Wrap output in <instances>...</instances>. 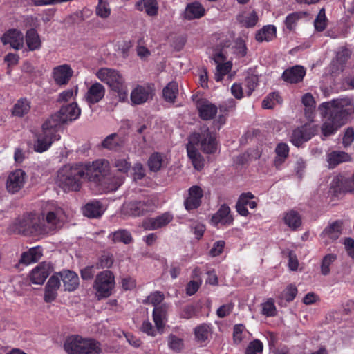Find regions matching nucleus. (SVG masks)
I'll list each match as a JSON object with an SVG mask.
<instances>
[{
    "label": "nucleus",
    "instance_id": "nucleus-62",
    "mask_svg": "<svg viewBox=\"0 0 354 354\" xmlns=\"http://www.w3.org/2000/svg\"><path fill=\"white\" fill-rule=\"evenodd\" d=\"M245 326L243 324H236L233 328V341L235 344H239L243 339Z\"/></svg>",
    "mask_w": 354,
    "mask_h": 354
},
{
    "label": "nucleus",
    "instance_id": "nucleus-59",
    "mask_svg": "<svg viewBox=\"0 0 354 354\" xmlns=\"http://www.w3.org/2000/svg\"><path fill=\"white\" fill-rule=\"evenodd\" d=\"M164 299V295L160 292H155L149 295L145 300L146 304H150L156 307H159Z\"/></svg>",
    "mask_w": 354,
    "mask_h": 354
},
{
    "label": "nucleus",
    "instance_id": "nucleus-7",
    "mask_svg": "<svg viewBox=\"0 0 354 354\" xmlns=\"http://www.w3.org/2000/svg\"><path fill=\"white\" fill-rule=\"evenodd\" d=\"M41 216L46 221V223L44 225L48 229V233L60 227L66 220V214L62 208L53 202H48L45 205Z\"/></svg>",
    "mask_w": 354,
    "mask_h": 354
},
{
    "label": "nucleus",
    "instance_id": "nucleus-51",
    "mask_svg": "<svg viewBox=\"0 0 354 354\" xmlns=\"http://www.w3.org/2000/svg\"><path fill=\"white\" fill-rule=\"evenodd\" d=\"M96 15L101 18H107L111 15V8L107 0L98 1Z\"/></svg>",
    "mask_w": 354,
    "mask_h": 354
},
{
    "label": "nucleus",
    "instance_id": "nucleus-11",
    "mask_svg": "<svg viewBox=\"0 0 354 354\" xmlns=\"http://www.w3.org/2000/svg\"><path fill=\"white\" fill-rule=\"evenodd\" d=\"M81 114V109L79 108L76 102H72L69 104L62 106L59 111L53 115L48 120L51 122L53 126L57 128L61 124L75 120Z\"/></svg>",
    "mask_w": 354,
    "mask_h": 354
},
{
    "label": "nucleus",
    "instance_id": "nucleus-3",
    "mask_svg": "<svg viewBox=\"0 0 354 354\" xmlns=\"http://www.w3.org/2000/svg\"><path fill=\"white\" fill-rule=\"evenodd\" d=\"M10 230L26 235H43L48 233V229L39 218L31 214H24L15 218L10 226Z\"/></svg>",
    "mask_w": 354,
    "mask_h": 354
},
{
    "label": "nucleus",
    "instance_id": "nucleus-6",
    "mask_svg": "<svg viewBox=\"0 0 354 354\" xmlns=\"http://www.w3.org/2000/svg\"><path fill=\"white\" fill-rule=\"evenodd\" d=\"M64 349L68 354H99L101 352L98 342L80 335L68 337L64 341Z\"/></svg>",
    "mask_w": 354,
    "mask_h": 354
},
{
    "label": "nucleus",
    "instance_id": "nucleus-18",
    "mask_svg": "<svg viewBox=\"0 0 354 354\" xmlns=\"http://www.w3.org/2000/svg\"><path fill=\"white\" fill-rule=\"evenodd\" d=\"M203 196V191L198 185L192 186L188 189V195L186 197L184 205L187 210L190 211L197 209L201 204Z\"/></svg>",
    "mask_w": 354,
    "mask_h": 354
},
{
    "label": "nucleus",
    "instance_id": "nucleus-38",
    "mask_svg": "<svg viewBox=\"0 0 354 354\" xmlns=\"http://www.w3.org/2000/svg\"><path fill=\"white\" fill-rule=\"evenodd\" d=\"M30 109V102L26 98L18 100L14 104L12 113L16 117H23L26 115Z\"/></svg>",
    "mask_w": 354,
    "mask_h": 354
},
{
    "label": "nucleus",
    "instance_id": "nucleus-16",
    "mask_svg": "<svg viewBox=\"0 0 354 354\" xmlns=\"http://www.w3.org/2000/svg\"><path fill=\"white\" fill-rule=\"evenodd\" d=\"M73 75V71L68 64H62L53 69L52 77L55 84L65 86L68 84Z\"/></svg>",
    "mask_w": 354,
    "mask_h": 354
},
{
    "label": "nucleus",
    "instance_id": "nucleus-37",
    "mask_svg": "<svg viewBox=\"0 0 354 354\" xmlns=\"http://www.w3.org/2000/svg\"><path fill=\"white\" fill-rule=\"evenodd\" d=\"M136 6L138 10L145 11L149 16H155L158 13L156 0H140Z\"/></svg>",
    "mask_w": 354,
    "mask_h": 354
},
{
    "label": "nucleus",
    "instance_id": "nucleus-43",
    "mask_svg": "<svg viewBox=\"0 0 354 354\" xmlns=\"http://www.w3.org/2000/svg\"><path fill=\"white\" fill-rule=\"evenodd\" d=\"M342 126H338L333 115L329 113V117L325 120L322 127V135L325 137L334 134Z\"/></svg>",
    "mask_w": 354,
    "mask_h": 354
},
{
    "label": "nucleus",
    "instance_id": "nucleus-17",
    "mask_svg": "<svg viewBox=\"0 0 354 354\" xmlns=\"http://www.w3.org/2000/svg\"><path fill=\"white\" fill-rule=\"evenodd\" d=\"M53 268L48 263H41L37 266L29 274V279L34 284L41 285L50 275Z\"/></svg>",
    "mask_w": 354,
    "mask_h": 354
},
{
    "label": "nucleus",
    "instance_id": "nucleus-10",
    "mask_svg": "<svg viewBox=\"0 0 354 354\" xmlns=\"http://www.w3.org/2000/svg\"><path fill=\"white\" fill-rule=\"evenodd\" d=\"M112 168L117 175L113 176L108 189L109 191H115L124 183L131 168V163L128 157H118L113 160Z\"/></svg>",
    "mask_w": 354,
    "mask_h": 354
},
{
    "label": "nucleus",
    "instance_id": "nucleus-47",
    "mask_svg": "<svg viewBox=\"0 0 354 354\" xmlns=\"http://www.w3.org/2000/svg\"><path fill=\"white\" fill-rule=\"evenodd\" d=\"M122 144V140L117 133L108 136L102 142L103 147L111 150L118 149Z\"/></svg>",
    "mask_w": 354,
    "mask_h": 354
},
{
    "label": "nucleus",
    "instance_id": "nucleus-24",
    "mask_svg": "<svg viewBox=\"0 0 354 354\" xmlns=\"http://www.w3.org/2000/svg\"><path fill=\"white\" fill-rule=\"evenodd\" d=\"M56 274L62 281L65 290L72 292L79 286V277L75 272L65 270Z\"/></svg>",
    "mask_w": 354,
    "mask_h": 354
},
{
    "label": "nucleus",
    "instance_id": "nucleus-40",
    "mask_svg": "<svg viewBox=\"0 0 354 354\" xmlns=\"http://www.w3.org/2000/svg\"><path fill=\"white\" fill-rule=\"evenodd\" d=\"M258 19V16L254 11L243 12L237 16L238 21L246 28L254 27Z\"/></svg>",
    "mask_w": 354,
    "mask_h": 354
},
{
    "label": "nucleus",
    "instance_id": "nucleus-61",
    "mask_svg": "<svg viewBox=\"0 0 354 354\" xmlns=\"http://www.w3.org/2000/svg\"><path fill=\"white\" fill-rule=\"evenodd\" d=\"M276 307L273 299H269L267 301L262 304V314L268 317H272L275 315Z\"/></svg>",
    "mask_w": 354,
    "mask_h": 354
},
{
    "label": "nucleus",
    "instance_id": "nucleus-21",
    "mask_svg": "<svg viewBox=\"0 0 354 354\" xmlns=\"http://www.w3.org/2000/svg\"><path fill=\"white\" fill-rule=\"evenodd\" d=\"M153 89L149 86H137L133 88L130 95V99L133 104H141L152 98Z\"/></svg>",
    "mask_w": 354,
    "mask_h": 354
},
{
    "label": "nucleus",
    "instance_id": "nucleus-35",
    "mask_svg": "<svg viewBox=\"0 0 354 354\" xmlns=\"http://www.w3.org/2000/svg\"><path fill=\"white\" fill-rule=\"evenodd\" d=\"M343 223L341 221H336L324 229L322 236L332 241L337 239L342 234Z\"/></svg>",
    "mask_w": 354,
    "mask_h": 354
},
{
    "label": "nucleus",
    "instance_id": "nucleus-54",
    "mask_svg": "<svg viewBox=\"0 0 354 354\" xmlns=\"http://www.w3.org/2000/svg\"><path fill=\"white\" fill-rule=\"evenodd\" d=\"M94 167L97 174L98 178L101 176H105L109 169V162L105 159H100L93 161Z\"/></svg>",
    "mask_w": 354,
    "mask_h": 354
},
{
    "label": "nucleus",
    "instance_id": "nucleus-12",
    "mask_svg": "<svg viewBox=\"0 0 354 354\" xmlns=\"http://www.w3.org/2000/svg\"><path fill=\"white\" fill-rule=\"evenodd\" d=\"M330 192L335 196L346 193L354 194V174L350 177L335 176L330 183Z\"/></svg>",
    "mask_w": 354,
    "mask_h": 354
},
{
    "label": "nucleus",
    "instance_id": "nucleus-8",
    "mask_svg": "<svg viewBox=\"0 0 354 354\" xmlns=\"http://www.w3.org/2000/svg\"><path fill=\"white\" fill-rule=\"evenodd\" d=\"M115 284V277L112 272L104 270L99 272L93 285L97 299L100 300L111 295Z\"/></svg>",
    "mask_w": 354,
    "mask_h": 354
},
{
    "label": "nucleus",
    "instance_id": "nucleus-33",
    "mask_svg": "<svg viewBox=\"0 0 354 354\" xmlns=\"http://www.w3.org/2000/svg\"><path fill=\"white\" fill-rule=\"evenodd\" d=\"M187 151L189 158L192 160L193 166L197 170L201 169L204 166V159L195 148L194 144L189 140L187 145Z\"/></svg>",
    "mask_w": 354,
    "mask_h": 354
},
{
    "label": "nucleus",
    "instance_id": "nucleus-1",
    "mask_svg": "<svg viewBox=\"0 0 354 354\" xmlns=\"http://www.w3.org/2000/svg\"><path fill=\"white\" fill-rule=\"evenodd\" d=\"M97 79L106 84L111 91L116 93L120 102H126L128 99V86L123 75L118 70L103 67L95 72Z\"/></svg>",
    "mask_w": 354,
    "mask_h": 354
},
{
    "label": "nucleus",
    "instance_id": "nucleus-13",
    "mask_svg": "<svg viewBox=\"0 0 354 354\" xmlns=\"http://www.w3.org/2000/svg\"><path fill=\"white\" fill-rule=\"evenodd\" d=\"M190 140L193 143L200 142L202 150L206 153H214L216 151L215 135L208 129L203 130L201 134L194 133L190 137Z\"/></svg>",
    "mask_w": 354,
    "mask_h": 354
},
{
    "label": "nucleus",
    "instance_id": "nucleus-15",
    "mask_svg": "<svg viewBox=\"0 0 354 354\" xmlns=\"http://www.w3.org/2000/svg\"><path fill=\"white\" fill-rule=\"evenodd\" d=\"M318 131L317 125L304 126L295 129L290 137L292 143L299 147L302 143L309 140Z\"/></svg>",
    "mask_w": 354,
    "mask_h": 354
},
{
    "label": "nucleus",
    "instance_id": "nucleus-41",
    "mask_svg": "<svg viewBox=\"0 0 354 354\" xmlns=\"http://www.w3.org/2000/svg\"><path fill=\"white\" fill-rule=\"evenodd\" d=\"M163 97L165 101L168 102H174L176 97L178 95V86L177 82L172 81L162 90Z\"/></svg>",
    "mask_w": 354,
    "mask_h": 354
},
{
    "label": "nucleus",
    "instance_id": "nucleus-53",
    "mask_svg": "<svg viewBox=\"0 0 354 354\" xmlns=\"http://www.w3.org/2000/svg\"><path fill=\"white\" fill-rule=\"evenodd\" d=\"M140 330L142 332L146 333L147 335L155 337L158 334H162L164 330H160L158 329L156 326L154 327L152 324L147 320L144 321L141 327Z\"/></svg>",
    "mask_w": 354,
    "mask_h": 354
},
{
    "label": "nucleus",
    "instance_id": "nucleus-19",
    "mask_svg": "<svg viewBox=\"0 0 354 354\" xmlns=\"http://www.w3.org/2000/svg\"><path fill=\"white\" fill-rule=\"evenodd\" d=\"M1 41L4 45L10 44L16 50L21 49L24 46V35L17 29H10L6 31L1 37Z\"/></svg>",
    "mask_w": 354,
    "mask_h": 354
},
{
    "label": "nucleus",
    "instance_id": "nucleus-5",
    "mask_svg": "<svg viewBox=\"0 0 354 354\" xmlns=\"http://www.w3.org/2000/svg\"><path fill=\"white\" fill-rule=\"evenodd\" d=\"M158 207V201L152 196H145L124 203L121 207V214L124 216H141L153 212Z\"/></svg>",
    "mask_w": 354,
    "mask_h": 354
},
{
    "label": "nucleus",
    "instance_id": "nucleus-25",
    "mask_svg": "<svg viewBox=\"0 0 354 354\" xmlns=\"http://www.w3.org/2000/svg\"><path fill=\"white\" fill-rule=\"evenodd\" d=\"M233 222V217L230 214V209L227 205H222L218 210L212 215L211 223L214 225L221 224L230 225Z\"/></svg>",
    "mask_w": 354,
    "mask_h": 354
},
{
    "label": "nucleus",
    "instance_id": "nucleus-45",
    "mask_svg": "<svg viewBox=\"0 0 354 354\" xmlns=\"http://www.w3.org/2000/svg\"><path fill=\"white\" fill-rule=\"evenodd\" d=\"M195 339L198 342H204L207 340L211 333V328L209 324H202L194 328Z\"/></svg>",
    "mask_w": 354,
    "mask_h": 354
},
{
    "label": "nucleus",
    "instance_id": "nucleus-50",
    "mask_svg": "<svg viewBox=\"0 0 354 354\" xmlns=\"http://www.w3.org/2000/svg\"><path fill=\"white\" fill-rule=\"evenodd\" d=\"M336 259L337 255L335 254H328L324 257L321 264V273L323 275L330 273V266Z\"/></svg>",
    "mask_w": 354,
    "mask_h": 354
},
{
    "label": "nucleus",
    "instance_id": "nucleus-55",
    "mask_svg": "<svg viewBox=\"0 0 354 354\" xmlns=\"http://www.w3.org/2000/svg\"><path fill=\"white\" fill-rule=\"evenodd\" d=\"M162 157L158 153H153L148 160V166L151 171H157L162 166Z\"/></svg>",
    "mask_w": 354,
    "mask_h": 354
},
{
    "label": "nucleus",
    "instance_id": "nucleus-44",
    "mask_svg": "<svg viewBox=\"0 0 354 354\" xmlns=\"http://www.w3.org/2000/svg\"><path fill=\"white\" fill-rule=\"evenodd\" d=\"M285 223L292 230H296L301 224V219L299 214L293 210L288 212L283 218Z\"/></svg>",
    "mask_w": 354,
    "mask_h": 354
},
{
    "label": "nucleus",
    "instance_id": "nucleus-39",
    "mask_svg": "<svg viewBox=\"0 0 354 354\" xmlns=\"http://www.w3.org/2000/svg\"><path fill=\"white\" fill-rule=\"evenodd\" d=\"M350 156L343 151H333L327 156V162L330 168H334L337 165L349 161Z\"/></svg>",
    "mask_w": 354,
    "mask_h": 354
},
{
    "label": "nucleus",
    "instance_id": "nucleus-14",
    "mask_svg": "<svg viewBox=\"0 0 354 354\" xmlns=\"http://www.w3.org/2000/svg\"><path fill=\"white\" fill-rule=\"evenodd\" d=\"M26 174L22 169L12 171L6 180V189L9 193L15 194L21 190L26 180Z\"/></svg>",
    "mask_w": 354,
    "mask_h": 354
},
{
    "label": "nucleus",
    "instance_id": "nucleus-63",
    "mask_svg": "<svg viewBox=\"0 0 354 354\" xmlns=\"http://www.w3.org/2000/svg\"><path fill=\"white\" fill-rule=\"evenodd\" d=\"M246 196H240L236 205V211L240 215L243 216H246L249 214L247 209L248 201H246Z\"/></svg>",
    "mask_w": 354,
    "mask_h": 354
},
{
    "label": "nucleus",
    "instance_id": "nucleus-28",
    "mask_svg": "<svg viewBox=\"0 0 354 354\" xmlns=\"http://www.w3.org/2000/svg\"><path fill=\"white\" fill-rule=\"evenodd\" d=\"M105 209V207L100 201H92L83 207L82 213L88 218H97L104 214Z\"/></svg>",
    "mask_w": 354,
    "mask_h": 354
},
{
    "label": "nucleus",
    "instance_id": "nucleus-27",
    "mask_svg": "<svg viewBox=\"0 0 354 354\" xmlns=\"http://www.w3.org/2000/svg\"><path fill=\"white\" fill-rule=\"evenodd\" d=\"M306 69L301 66H295L284 71L282 79L288 83L295 84L303 80Z\"/></svg>",
    "mask_w": 354,
    "mask_h": 354
},
{
    "label": "nucleus",
    "instance_id": "nucleus-23",
    "mask_svg": "<svg viewBox=\"0 0 354 354\" xmlns=\"http://www.w3.org/2000/svg\"><path fill=\"white\" fill-rule=\"evenodd\" d=\"M200 118L203 120L213 119L218 112V107L207 100H200L196 103Z\"/></svg>",
    "mask_w": 354,
    "mask_h": 354
},
{
    "label": "nucleus",
    "instance_id": "nucleus-52",
    "mask_svg": "<svg viewBox=\"0 0 354 354\" xmlns=\"http://www.w3.org/2000/svg\"><path fill=\"white\" fill-rule=\"evenodd\" d=\"M280 96L277 93L269 94L262 102L264 109H272L277 104L280 103Z\"/></svg>",
    "mask_w": 354,
    "mask_h": 354
},
{
    "label": "nucleus",
    "instance_id": "nucleus-20",
    "mask_svg": "<svg viewBox=\"0 0 354 354\" xmlns=\"http://www.w3.org/2000/svg\"><path fill=\"white\" fill-rule=\"evenodd\" d=\"M105 93V87L101 83L96 82L88 88L87 91L84 94V99L89 105H92L103 99Z\"/></svg>",
    "mask_w": 354,
    "mask_h": 354
},
{
    "label": "nucleus",
    "instance_id": "nucleus-26",
    "mask_svg": "<svg viewBox=\"0 0 354 354\" xmlns=\"http://www.w3.org/2000/svg\"><path fill=\"white\" fill-rule=\"evenodd\" d=\"M213 59L217 64L215 80L216 82H220L223 80V76L230 72L232 64L230 62L223 63L225 60V57L221 52L216 53Z\"/></svg>",
    "mask_w": 354,
    "mask_h": 354
},
{
    "label": "nucleus",
    "instance_id": "nucleus-60",
    "mask_svg": "<svg viewBox=\"0 0 354 354\" xmlns=\"http://www.w3.org/2000/svg\"><path fill=\"white\" fill-rule=\"evenodd\" d=\"M300 19V15L297 12L289 14L285 19V25L288 30L292 31L295 30L297 21Z\"/></svg>",
    "mask_w": 354,
    "mask_h": 354
},
{
    "label": "nucleus",
    "instance_id": "nucleus-48",
    "mask_svg": "<svg viewBox=\"0 0 354 354\" xmlns=\"http://www.w3.org/2000/svg\"><path fill=\"white\" fill-rule=\"evenodd\" d=\"M78 165L83 169L82 178H86L91 181H95L99 178L93 162L86 164L78 163Z\"/></svg>",
    "mask_w": 354,
    "mask_h": 354
},
{
    "label": "nucleus",
    "instance_id": "nucleus-64",
    "mask_svg": "<svg viewBox=\"0 0 354 354\" xmlns=\"http://www.w3.org/2000/svg\"><path fill=\"white\" fill-rule=\"evenodd\" d=\"M263 348L262 342L259 339H255L250 343L245 351V354H257L261 353Z\"/></svg>",
    "mask_w": 354,
    "mask_h": 354
},
{
    "label": "nucleus",
    "instance_id": "nucleus-22",
    "mask_svg": "<svg viewBox=\"0 0 354 354\" xmlns=\"http://www.w3.org/2000/svg\"><path fill=\"white\" fill-rule=\"evenodd\" d=\"M173 220V216L165 212L154 218L145 219L142 223L143 227L147 230H155L166 226Z\"/></svg>",
    "mask_w": 354,
    "mask_h": 354
},
{
    "label": "nucleus",
    "instance_id": "nucleus-57",
    "mask_svg": "<svg viewBox=\"0 0 354 354\" xmlns=\"http://www.w3.org/2000/svg\"><path fill=\"white\" fill-rule=\"evenodd\" d=\"M314 26L317 31H323L326 26V17L325 15V10L321 9L315 19Z\"/></svg>",
    "mask_w": 354,
    "mask_h": 354
},
{
    "label": "nucleus",
    "instance_id": "nucleus-9",
    "mask_svg": "<svg viewBox=\"0 0 354 354\" xmlns=\"http://www.w3.org/2000/svg\"><path fill=\"white\" fill-rule=\"evenodd\" d=\"M51 122L47 120L43 124L42 131L34 144L35 151L44 152L50 148L54 141L59 140L60 136L57 134V127L53 126Z\"/></svg>",
    "mask_w": 354,
    "mask_h": 354
},
{
    "label": "nucleus",
    "instance_id": "nucleus-2",
    "mask_svg": "<svg viewBox=\"0 0 354 354\" xmlns=\"http://www.w3.org/2000/svg\"><path fill=\"white\" fill-rule=\"evenodd\" d=\"M83 169L78 164L65 165L57 171L56 183L64 191H77L82 184Z\"/></svg>",
    "mask_w": 354,
    "mask_h": 354
},
{
    "label": "nucleus",
    "instance_id": "nucleus-30",
    "mask_svg": "<svg viewBox=\"0 0 354 354\" xmlns=\"http://www.w3.org/2000/svg\"><path fill=\"white\" fill-rule=\"evenodd\" d=\"M167 310L168 306L165 304L153 308V319L155 325L160 330H164L165 323L167 320Z\"/></svg>",
    "mask_w": 354,
    "mask_h": 354
},
{
    "label": "nucleus",
    "instance_id": "nucleus-56",
    "mask_svg": "<svg viewBox=\"0 0 354 354\" xmlns=\"http://www.w3.org/2000/svg\"><path fill=\"white\" fill-rule=\"evenodd\" d=\"M168 346L175 352L180 351L184 346L183 340L172 334L168 337Z\"/></svg>",
    "mask_w": 354,
    "mask_h": 354
},
{
    "label": "nucleus",
    "instance_id": "nucleus-58",
    "mask_svg": "<svg viewBox=\"0 0 354 354\" xmlns=\"http://www.w3.org/2000/svg\"><path fill=\"white\" fill-rule=\"evenodd\" d=\"M113 263V258L112 255L109 254H104L100 257L95 267L97 269L109 268L112 266Z\"/></svg>",
    "mask_w": 354,
    "mask_h": 354
},
{
    "label": "nucleus",
    "instance_id": "nucleus-46",
    "mask_svg": "<svg viewBox=\"0 0 354 354\" xmlns=\"http://www.w3.org/2000/svg\"><path fill=\"white\" fill-rule=\"evenodd\" d=\"M248 39L247 35H243L237 37L234 40V44L233 46L234 53L237 55V56L243 57L246 55L248 48L246 46V40Z\"/></svg>",
    "mask_w": 354,
    "mask_h": 354
},
{
    "label": "nucleus",
    "instance_id": "nucleus-4",
    "mask_svg": "<svg viewBox=\"0 0 354 354\" xmlns=\"http://www.w3.org/2000/svg\"><path fill=\"white\" fill-rule=\"evenodd\" d=\"M322 106L330 111L338 126H343L354 119V104L348 97L324 102Z\"/></svg>",
    "mask_w": 354,
    "mask_h": 354
},
{
    "label": "nucleus",
    "instance_id": "nucleus-34",
    "mask_svg": "<svg viewBox=\"0 0 354 354\" xmlns=\"http://www.w3.org/2000/svg\"><path fill=\"white\" fill-rule=\"evenodd\" d=\"M25 41L28 50L30 51L39 50L41 46L40 37L34 28H30L26 31Z\"/></svg>",
    "mask_w": 354,
    "mask_h": 354
},
{
    "label": "nucleus",
    "instance_id": "nucleus-42",
    "mask_svg": "<svg viewBox=\"0 0 354 354\" xmlns=\"http://www.w3.org/2000/svg\"><path fill=\"white\" fill-rule=\"evenodd\" d=\"M111 240L115 242H121L124 244H130L133 241V239L130 232L127 230H118L109 235Z\"/></svg>",
    "mask_w": 354,
    "mask_h": 354
},
{
    "label": "nucleus",
    "instance_id": "nucleus-31",
    "mask_svg": "<svg viewBox=\"0 0 354 354\" xmlns=\"http://www.w3.org/2000/svg\"><path fill=\"white\" fill-rule=\"evenodd\" d=\"M205 8L201 3L197 1L189 3L185 8L184 17L188 20L199 19L204 16Z\"/></svg>",
    "mask_w": 354,
    "mask_h": 354
},
{
    "label": "nucleus",
    "instance_id": "nucleus-32",
    "mask_svg": "<svg viewBox=\"0 0 354 354\" xmlns=\"http://www.w3.org/2000/svg\"><path fill=\"white\" fill-rule=\"evenodd\" d=\"M276 35V27L274 25H266L256 32L255 39L258 42H268L273 40Z\"/></svg>",
    "mask_w": 354,
    "mask_h": 354
},
{
    "label": "nucleus",
    "instance_id": "nucleus-36",
    "mask_svg": "<svg viewBox=\"0 0 354 354\" xmlns=\"http://www.w3.org/2000/svg\"><path fill=\"white\" fill-rule=\"evenodd\" d=\"M42 256V249L40 247H34L28 251L22 253L20 263L28 265L38 261Z\"/></svg>",
    "mask_w": 354,
    "mask_h": 354
},
{
    "label": "nucleus",
    "instance_id": "nucleus-49",
    "mask_svg": "<svg viewBox=\"0 0 354 354\" xmlns=\"http://www.w3.org/2000/svg\"><path fill=\"white\" fill-rule=\"evenodd\" d=\"M78 93V86L77 85L73 86V88L66 89L61 92L57 97V102H68L71 100H75Z\"/></svg>",
    "mask_w": 354,
    "mask_h": 354
},
{
    "label": "nucleus",
    "instance_id": "nucleus-29",
    "mask_svg": "<svg viewBox=\"0 0 354 354\" xmlns=\"http://www.w3.org/2000/svg\"><path fill=\"white\" fill-rule=\"evenodd\" d=\"M59 286L60 281L58 274H53L50 277L45 287L44 300L46 302H51L55 300Z\"/></svg>",
    "mask_w": 354,
    "mask_h": 354
}]
</instances>
